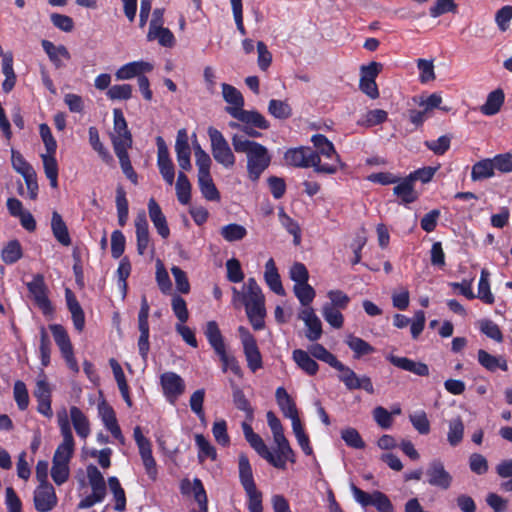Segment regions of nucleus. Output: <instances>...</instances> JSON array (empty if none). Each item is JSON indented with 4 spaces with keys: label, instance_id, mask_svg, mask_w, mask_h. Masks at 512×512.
<instances>
[{
    "label": "nucleus",
    "instance_id": "obj_1",
    "mask_svg": "<svg viewBox=\"0 0 512 512\" xmlns=\"http://www.w3.org/2000/svg\"><path fill=\"white\" fill-rule=\"evenodd\" d=\"M232 303L245 306L247 317L255 330H262L266 316L265 297L254 278H249L241 290L232 288Z\"/></svg>",
    "mask_w": 512,
    "mask_h": 512
},
{
    "label": "nucleus",
    "instance_id": "obj_2",
    "mask_svg": "<svg viewBox=\"0 0 512 512\" xmlns=\"http://www.w3.org/2000/svg\"><path fill=\"white\" fill-rule=\"evenodd\" d=\"M232 145L238 153H245L247 157V174L252 182H257L261 174L268 168L271 155L262 144L233 135Z\"/></svg>",
    "mask_w": 512,
    "mask_h": 512
},
{
    "label": "nucleus",
    "instance_id": "obj_3",
    "mask_svg": "<svg viewBox=\"0 0 512 512\" xmlns=\"http://www.w3.org/2000/svg\"><path fill=\"white\" fill-rule=\"evenodd\" d=\"M316 151L314 154H318L316 165L328 166L334 169L332 174L337 173L338 170L344 167L339 154L337 153L333 143L324 135L316 134L311 138Z\"/></svg>",
    "mask_w": 512,
    "mask_h": 512
},
{
    "label": "nucleus",
    "instance_id": "obj_4",
    "mask_svg": "<svg viewBox=\"0 0 512 512\" xmlns=\"http://www.w3.org/2000/svg\"><path fill=\"white\" fill-rule=\"evenodd\" d=\"M318 154H314V151L310 148L299 147L292 148L286 151L284 155L285 162L288 165L301 168H314V171L320 174L332 175L333 168L328 166L316 165Z\"/></svg>",
    "mask_w": 512,
    "mask_h": 512
},
{
    "label": "nucleus",
    "instance_id": "obj_5",
    "mask_svg": "<svg viewBox=\"0 0 512 512\" xmlns=\"http://www.w3.org/2000/svg\"><path fill=\"white\" fill-rule=\"evenodd\" d=\"M207 133L211 144V153L214 160L226 169L235 165V155L223 134L216 128L210 126Z\"/></svg>",
    "mask_w": 512,
    "mask_h": 512
},
{
    "label": "nucleus",
    "instance_id": "obj_6",
    "mask_svg": "<svg viewBox=\"0 0 512 512\" xmlns=\"http://www.w3.org/2000/svg\"><path fill=\"white\" fill-rule=\"evenodd\" d=\"M238 334L243 346L247 366L252 372H256L263 367L262 355L257 346L256 339L249 330L243 326L238 328Z\"/></svg>",
    "mask_w": 512,
    "mask_h": 512
},
{
    "label": "nucleus",
    "instance_id": "obj_7",
    "mask_svg": "<svg viewBox=\"0 0 512 512\" xmlns=\"http://www.w3.org/2000/svg\"><path fill=\"white\" fill-rule=\"evenodd\" d=\"M425 475L429 485L441 490H448L453 483V476L439 459H434L428 464Z\"/></svg>",
    "mask_w": 512,
    "mask_h": 512
},
{
    "label": "nucleus",
    "instance_id": "obj_8",
    "mask_svg": "<svg viewBox=\"0 0 512 512\" xmlns=\"http://www.w3.org/2000/svg\"><path fill=\"white\" fill-rule=\"evenodd\" d=\"M273 440L276 445V451L272 452L273 461L269 462V464L278 469H285L288 461L291 463L295 462V453L285 437L284 431L273 434Z\"/></svg>",
    "mask_w": 512,
    "mask_h": 512
},
{
    "label": "nucleus",
    "instance_id": "obj_9",
    "mask_svg": "<svg viewBox=\"0 0 512 512\" xmlns=\"http://www.w3.org/2000/svg\"><path fill=\"white\" fill-rule=\"evenodd\" d=\"M74 452L55 450L52 459L51 477L58 486L64 484L70 476V461Z\"/></svg>",
    "mask_w": 512,
    "mask_h": 512
},
{
    "label": "nucleus",
    "instance_id": "obj_10",
    "mask_svg": "<svg viewBox=\"0 0 512 512\" xmlns=\"http://www.w3.org/2000/svg\"><path fill=\"white\" fill-rule=\"evenodd\" d=\"M163 394L170 404H175L185 391L183 378L175 372H165L160 376Z\"/></svg>",
    "mask_w": 512,
    "mask_h": 512
},
{
    "label": "nucleus",
    "instance_id": "obj_11",
    "mask_svg": "<svg viewBox=\"0 0 512 512\" xmlns=\"http://www.w3.org/2000/svg\"><path fill=\"white\" fill-rule=\"evenodd\" d=\"M33 502L38 512L53 510L57 506L58 498L52 484H38L33 493Z\"/></svg>",
    "mask_w": 512,
    "mask_h": 512
},
{
    "label": "nucleus",
    "instance_id": "obj_12",
    "mask_svg": "<svg viewBox=\"0 0 512 512\" xmlns=\"http://www.w3.org/2000/svg\"><path fill=\"white\" fill-rule=\"evenodd\" d=\"M351 491L355 501L363 507L372 505L378 511H387L390 509V499L380 491L367 493L353 484L351 485Z\"/></svg>",
    "mask_w": 512,
    "mask_h": 512
},
{
    "label": "nucleus",
    "instance_id": "obj_13",
    "mask_svg": "<svg viewBox=\"0 0 512 512\" xmlns=\"http://www.w3.org/2000/svg\"><path fill=\"white\" fill-rule=\"evenodd\" d=\"M157 143V166L159 172L164 179V181L168 185H172L174 183L175 178V168L170 157L168 148L165 144V141L162 137L156 138Z\"/></svg>",
    "mask_w": 512,
    "mask_h": 512
},
{
    "label": "nucleus",
    "instance_id": "obj_14",
    "mask_svg": "<svg viewBox=\"0 0 512 512\" xmlns=\"http://www.w3.org/2000/svg\"><path fill=\"white\" fill-rule=\"evenodd\" d=\"M338 371L340 372L338 376L339 380L344 383L347 389H363L369 394L374 393V387L370 377L366 375L359 377L351 368L346 365H343L342 368H340Z\"/></svg>",
    "mask_w": 512,
    "mask_h": 512
},
{
    "label": "nucleus",
    "instance_id": "obj_15",
    "mask_svg": "<svg viewBox=\"0 0 512 512\" xmlns=\"http://www.w3.org/2000/svg\"><path fill=\"white\" fill-rule=\"evenodd\" d=\"M29 293L33 297L36 305L47 314L51 312V303L47 296V288L42 275H35L32 281L27 283Z\"/></svg>",
    "mask_w": 512,
    "mask_h": 512
},
{
    "label": "nucleus",
    "instance_id": "obj_16",
    "mask_svg": "<svg viewBox=\"0 0 512 512\" xmlns=\"http://www.w3.org/2000/svg\"><path fill=\"white\" fill-rule=\"evenodd\" d=\"M154 66L152 63L147 61H132L128 62L119 67L115 72L117 80H130L132 78L143 76L145 73H149L153 70Z\"/></svg>",
    "mask_w": 512,
    "mask_h": 512
},
{
    "label": "nucleus",
    "instance_id": "obj_17",
    "mask_svg": "<svg viewBox=\"0 0 512 512\" xmlns=\"http://www.w3.org/2000/svg\"><path fill=\"white\" fill-rule=\"evenodd\" d=\"M175 152L179 167L184 171H190L192 169L191 149L185 129H180L177 133Z\"/></svg>",
    "mask_w": 512,
    "mask_h": 512
},
{
    "label": "nucleus",
    "instance_id": "obj_18",
    "mask_svg": "<svg viewBox=\"0 0 512 512\" xmlns=\"http://www.w3.org/2000/svg\"><path fill=\"white\" fill-rule=\"evenodd\" d=\"M137 252L144 255L150 248L149 225L145 211H140L135 218Z\"/></svg>",
    "mask_w": 512,
    "mask_h": 512
},
{
    "label": "nucleus",
    "instance_id": "obj_19",
    "mask_svg": "<svg viewBox=\"0 0 512 512\" xmlns=\"http://www.w3.org/2000/svg\"><path fill=\"white\" fill-rule=\"evenodd\" d=\"M242 430L246 441L250 446L268 463L273 461L272 452L269 450L263 439L253 431L250 424L242 423Z\"/></svg>",
    "mask_w": 512,
    "mask_h": 512
},
{
    "label": "nucleus",
    "instance_id": "obj_20",
    "mask_svg": "<svg viewBox=\"0 0 512 512\" xmlns=\"http://www.w3.org/2000/svg\"><path fill=\"white\" fill-rule=\"evenodd\" d=\"M299 318L307 327L306 337L310 341L318 340L322 335V324L311 307H306L299 313Z\"/></svg>",
    "mask_w": 512,
    "mask_h": 512
},
{
    "label": "nucleus",
    "instance_id": "obj_21",
    "mask_svg": "<svg viewBox=\"0 0 512 512\" xmlns=\"http://www.w3.org/2000/svg\"><path fill=\"white\" fill-rule=\"evenodd\" d=\"M240 483L246 495L259 492L253 477L252 467L246 455L242 454L238 460Z\"/></svg>",
    "mask_w": 512,
    "mask_h": 512
},
{
    "label": "nucleus",
    "instance_id": "obj_22",
    "mask_svg": "<svg viewBox=\"0 0 512 512\" xmlns=\"http://www.w3.org/2000/svg\"><path fill=\"white\" fill-rule=\"evenodd\" d=\"M222 96L228 104L226 112L233 117V113L237 114L244 106V98L241 92L230 84L223 83Z\"/></svg>",
    "mask_w": 512,
    "mask_h": 512
},
{
    "label": "nucleus",
    "instance_id": "obj_23",
    "mask_svg": "<svg viewBox=\"0 0 512 512\" xmlns=\"http://www.w3.org/2000/svg\"><path fill=\"white\" fill-rule=\"evenodd\" d=\"M275 397L282 413L291 420L292 425L301 422L294 401L283 387L276 389Z\"/></svg>",
    "mask_w": 512,
    "mask_h": 512
},
{
    "label": "nucleus",
    "instance_id": "obj_24",
    "mask_svg": "<svg viewBox=\"0 0 512 512\" xmlns=\"http://www.w3.org/2000/svg\"><path fill=\"white\" fill-rule=\"evenodd\" d=\"M386 359L394 366L418 376H427L429 374V368L425 363L416 362L407 357H398L392 354L387 355Z\"/></svg>",
    "mask_w": 512,
    "mask_h": 512
},
{
    "label": "nucleus",
    "instance_id": "obj_25",
    "mask_svg": "<svg viewBox=\"0 0 512 512\" xmlns=\"http://www.w3.org/2000/svg\"><path fill=\"white\" fill-rule=\"evenodd\" d=\"M148 212L158 234L164 239L168 238L170 235V229L168 227L166 217L154 198H151L148 202Z\"/></svg>",
    "mask_w": 512,
    "mask_h": 512
},
{
    "label": "nucleus",
    "instance_id": "obj_26",
    "mask_svg": "<svg viewBox=\"0 0 512 512\" xmlns=\"http://www.w3.org/2000/svg\"><path fill=\"white\" fill-rule=\"evenodd\" d=\"M41 44L50 61L56 68L64 67L65 61L70 60L71 55L64 45L56 46L48 40H43Z\"/></svg>",
    "mask_w": 512,
    "mask_h": 512
},
{
    "label": "nucleus",
    "instance_id": "obj_27",
    "mask_svg": "<svg viewBox=\"0 0 512 512\" xmlns=\"http://www.w3.org/2000/svg\"><path fill=\"white\" fill-rule=\"evenodd\" d=\"M65 298L67 307L72 316L74 327L77 331L82 332L85 327V315L83 309L70 289H66Z\"/></svg>",
    "mask_w": 512,
    "mask_h": 512
},
{
    "label": "nucleus",
    "instance_id": "obj_28",
    "mask_svg": "<svg viewBox=\"0 0 512 512\" xmlns=\"http://www.w3.org/2000/svg\"><path fill=\"white\" fill-rule=\"evenodd\" d=\"M99 413L106 429L110 431L113 437L123 445L125 443V438L118 425L114 410L110 406H101L99 408Z\"/></svg>",
    "mask_w": 512,
    "mask_h": 512
},
{
    "label": "nucleus",
    "instance_id": "obj_29",
    "mask_svg": "<svg viewBox=\"0 0 512 512\" xmlns=\"http://www.w3.org/2000/svg\"><path fill=\"white\" fill-rule=\"evenodd\" d=\"M264 280L267 286L277 295L284 296L285 290L283 288L280 275L278 273L276 264L272 258L265 263Z\"/></svg>",
    "mask_w": 512,
    "mask_h": 512
},
{
    "label": "nucleus",
    "instance_id": "obj_30",
    "mask_svg": "<svg viewBox=\"0 0 512 512\" xmlns=\"http://www.w3.org/2000/svg\"><path fill=\"white\" fill-rule=\"evenodd\" d=\"M69 416L77 435L86 439L91 432L90 423L86 415L77 407H70Z\"/></svg>",
    "mask_w": 512,
    "mask_h": 512
},
{
    "label": "nucleus",
    "instance_id": "obj_31",
    "mask_svg": "<svg viewBox=\"0 0 512 512\" xmlns=\"http://www.w3.org/2000/svg\"><path fill=\"white\" fill-rule=\"evenodd\" d=\"M109 364L112 368L113 375L115 378V381L117 383L118 389L121 393L122 398L127 403L129 407L132 406V400L130 397V391L129 386L124 374V371L120 364L115 359H110Z\"/></svg>",
    "mask_w": 512,
    "mask_h": 512
},
{
    "label": "nucleus",
    "instance_id": "obj_32",
    "mask_svg": "<svg viewBox=\"0 0 512 512\" xmlns=\"http://www.w3.org/2000/svg\"><path fill=\"white\" fill-rule=\"evenodd\" d=\"M478 362L488 371L495 372L497 369L508 370V364L504 357L493 356L485 350L478 351Z\"/></svg>",
    "mask_w": 512,
    "mask_h": 512
},
{
    "label": "nucleus",
    "instance_id": "obj_33",
    "mask_svg": "<svg viewBox=\"0 0 512 512\" xmlns=\"http://www.w3.org/2000/svg\"><path fill=\"white\" fill-rule=\"evenodd\" d=\"M504 99L505 95L501 89H496L490 92L487 96L486 102L480 107L481 113L486 116H493L497 114L504 103Z\"/></svg>",
    "mask_w": 512,
    "mask_h": 512
},
{
    "label": "nucleus",
    "instance_id": "obj_34",
    "mask_svg": "<svg viewBox=\"0 0 512 512\" xmlns=\"http://www.w3.org/2000/svg\"><path fill=\"white\" fill-rule=\"evenodd\" d=\"M147 40L157 41L159 45L168 48L175 45V37L173 33L164 26L149 27Z\"/></svg>",
    "mask_w": 512,
    "mask_h": 512
},
{
    "label": "nucleus",
    "instance_id": "obj_35",
    "mask_svg": "<svg viewBox=\"0 0 512 512\" xmlns=\"http://www.w3.org/2000/svg\"><path fill=\"white\" fill-rule=\"evenodd\" d=\"M292 358L297 366L308 375H315L317 373L319 365L307 351L295 349L292 353Z\"/></svg>",
    "mask_w": 512,
    "mask_h": 512
},
{
    "label": "nucleus",
    "instance_id": "obj_36",
    "mask_svg": "<svg viewBox=\"0 0 512 512\" xmlns=\"http://www.w3.org/2000/svg\"><path fill=\"white\" fill-rule=\"evenodd\" d=\"M195 444L198 448V461L203 463L209 459L215 461L217 459V452L211 442L202 434L194 435Z\"/></svg>",
    "mask_w": 512,
    "mask_h": 512
},
{
    "label": "nucleus",
    "instance_id": "obj_37",
    "mask_svg": "<svg viewBox=\"0 0 512 512\" xmlns=\"http://www.w3.org/2000/svg\"><path fill=\"white\" fill-rule=\"evenodd\" d=\"M51 229L54 237L59 243L64 246H69L71 244L68 228L58 212L52 213Z\"/></svg>",
    "mask_w": 512,
    "mask_h": 512
},
{
    "label": "nucleus",
    "instance_id": "obj_38",
    "mask_svg": "<svg viewBox=\"0 0 512 512\" xmlns=\"http://www.w3.org/2000/svg\"><path fill=\"white\" fill-rule=\"evenodd\" d=\"M233 118L259 129H267L269 127L268 121L257 111H247L242 108L237 114L233 113Z\"/></svg>",
    "mask_w": 512,
    "mask_h": 512
},
{
    "label": "nucleus",
    "instance_id": "obj_39",
    "mask_svg": "<svg viewBox=\"0 0 512 512\" xmlns=\"http://www.w3.org/2000/svg\"><path fill=\"white\" fill-rule=\"evenodd\" d=\"M55 154L56 153L41 154L44 172L52 188L58 187V164Z\"/></svg>",
    "mask_w": 512,
    "mask_h": 512
},
{
    "label": "nucleus",
    "instance_id": "obj_40",
    "mask_svg": "<svg viewBox=\"0 0 512 512\" xmlns=\"http://www.w3.org/2000/svg\"><path fill=\"white\" fill-rule=\"evenodd\" d=\"M394 194L401 199L403 203L410 204L417 199V193L414 190L412 178L407 177L399 182L393 189Z\"/></svg>",
    "mask_w": 512,
    "mask_h": 512
},
{
    "label": "nucleus",
    "instance_id": "obj_41",
    "mask_svg": "<svg viewBox=\"0 0 512 512\" xmlns=\"http://www.w3.org/2000/svg\"><path fill=\"white\" fill-rule=\"evenodd\" d=\"M87 478L92 492L103 497L106 496V484L102 473L94 465L87 467Z\"/></svg>",
    "mask_w": 512,
    "mask_h": 512
},
{
    "label": "nucleus",
    "instance_id": "obj_42",
    "mask_svg": "<svg viewBox=\"0 0 512 512\" xmlns=\"http://www.w3.org/2000/svg\"><path fill=\"white\" fill-rule=\"evenodd\" d=\"M464 438V423L458 416L448 422L447 441L452 447L458 446Z\"/></svg>",
    "mask_w": 512,
    "mask_h": 512
},
{
    "label": "nucleus",
    "instance_id": "obj_43",
    "mask_svg": "<svg viewBox=\"0 0 512 512\" xmlns=\"http://www.w3.org/2000/svg\"><path fill=\"white\" fill-rule=\"evenodd\" d=\"M494 170L495 165L493 158L481 160L473 165L471 178L473 181L491 178L494 175Z\"/></svg>",
    "mask_w": 512,
    "mask_h": 512
},
{
    "label": "nucleus",
    "instance_id": "obj_44",
    "mask_svg": "<svg viewBox=\"0 0 512 512\" xmlns=\"http://www.w3.org/2000/svg\"><path fill=\"white\" fill-rule=\"evenodd\" d=\"M204 334L214 351L226 347L221 331L215 321L207 322Z\"/></svg>",
    "mask_w": 512,
    "mask_h": 512
},
{
    "label": "nucleus",
    "instance_id": "obj_45",
    "mask_svg": "<svg viewBox=\"0 0 512 512\" xmlns=\"http://www.w3.org/2000/svg\"><path fill=\"white\" fill-rule=\"evenodd\" d=\"M490 273L487 269L481 270V275L478 283L477 297L486 304H493L495 301L494 295L490 290Z\"/></svg>",
    "mask_w": 512,
    "mask_h": 512
},
{
    "label": "nucleus",
    "instance_id": "obj_46",
    "mask_svg": "<svg viewBox=\"0 0 512 512\" xmlns=\"http://www.w3.org/2000/svg\"><path fill=\"white\" fill-rule=\"evenodd\" d=\"M50 330L62 355L65 353H69V351L73 350L70 338L66 330L61 325H50Z\"/></svg>",
    "mask_w": 512,
    "mask_h": 512
},
{
    "label": "nucleus",
    "instance_id": "obj_47",
    "mask_svg": "<svg viewBox=\"0 0 512 512\" xmlns=\"http://www.w3.org/2000/svg\"><path fill=\"white\" fill-rule=\"evenodd\" d=\"M198 184L203 197L209 201H219L220 193L217 190L211 175L199 176Z\"/></svg>",
    "mask_w": 512,
    "mask_h": 512
},
{
    "label": "nucleus",
    "instance_id": "obj_48",
    "mask_svg": "<svg viewBox=\"0 0 512 512\" xmlns=\"http://www.w3.org/2000/svg\"><path fill=\"white\" fill-rule=\"evenodd\" d=\"M176 195L178 201L187 205L191 199V184L184 172H179L176 182Z\"/></svg>",
    "mask_w": 512,
    "mask_h": 512
},
{
    "label": "nucleus",
    "instance_id": "obj_49",
    "mask_svg": "<svg viewBox=\"0 0 512 512\" xmlns=\"http://www.w3.org/2000/svg\"><path fill=\"white\" fill-rule=\"evenodd\" d=\"M108 485L113 493L114 500H115V506L114 509L116 511L122 512L126 508V496L125 491L121 487V484L117 477L111 476L108 478Z\"/></svg>",
    "mask_w": 512,
    "mask_h": 512
},
{
    "label": "nucleus",
    "instance_id": "obj_50",
    "mask_svg": "<svg viewBox=\"0 0 512 512\" xmlns=\"http://www.w3.org/2000/svg\"><path fill=\"white\" fill-rule=\"evenodd\" d=\"M345 343L354 352L355 358L370 354L374 351V348L368 342L352 334L346 336Z\"/></svg>",
    "mask_w": 512,
    "mask_h": 512
},
{
    "label": "nucleus",
    "instance_id": "obj_51",
    "mask_svg": "<svg viewBox=\"0 0 512 512\" xmlns=\"http://www.w3.org/2000/svg\"><path fill=\"white\" fill-rule=\"evenodd\" d=\"M220 234L227 242H235L244 239L247 235V230L240 224L230 223L221 227Z\"/></svg>",
    "mask_w": 512,
    "mask_h": 512
},
{
    "label": "nucleus",
    "instance_id": "obj_52",
    "mask_svg": "<svg viewBox=\"0 0 512 512\" xmlns=\"http://www.w3.org/2000/svg\"><path fill=\"white\" fill-rule=\"evenodd\" d=\"M133 87L130 84H116L111 86L106 96L111 101H127L132 98Z\"/></svg>",
    "mask_w": 512,
    "mask_h": 512
},
{
    "label": "nucleus",
    "instance_id": "obj_53",
    "mask_svg": "<svg viewBox=\"0 0 512 512\" xmlns=\"http://www.w3.org/2000/svg\"><path fill=\"white\" fill-rule=\"evenodd\" d=\"M33 395L37 401L51 400L52 389L43 370H41L36 379Z\"/></svg>",
    "mask_w": 512,
    "mask_h": 512
},
{
    "label": "nucleus",
    "instance_id": "obj_54",
    "mask_svg": "<svg viewBox=\"0 0 512 512\" xmlns=\"http://www.w3.org/2000/svg\"><path fill=\"white\" fill-rule=\"evenodd\" d=\"M194 150H195L196 166L198 168V177L205 176V175H211L210 168L212 165V160H211L209 154L206 151H204L199 144L194 146Z\"/></svg>",
    "mask_w": 512,
    "mask_h": 512
},
{
    "label": "nucleus",
    "instance_id": "obj_55",
    "mask_svg": "<svg viewBox=\"0 0 512 512\" xmlns=\"http://www.w3.org/2000/svg\"><path fill=\"white\" fill-rule=\"evenodd\" d=\"M269 113L277 119H287L292 115V108L287 101L272 99L268 105Z\"/></svg>",
    "mask_w": 512,
    "mask_h": 512
},
{
    "label": "nucleus",
    "instance_id": "obj_56",
    "mask_svg": "<svg viewBox=\"0 0 512 512\" xmlns=\"http://www.w3.org/2000/svg\"><path fill=\"white\" fill-rule=\"evenodd\" d=\"M116 208L118 223L121 227H124L128 220L129 208L126 193L122 188H118L116 192Z\"/></svg>",
    "mask_w": 512,
    "mask_h": 512
},
{
    "label": "nucleus",
    "instance_id": "obj_57",
    "mask_svg": "<svg viewBox=\"0 0 512 512\" xmlns=\"http://www.w3.org/2000/svg\"><path fill=\"white\" fill-rule=\"evenodd\" d=\"M22 257V248L18 241L8 242L1 252L2 260L7 264H12Z\"/></svg>",
    "mask_w": 512,
    "mask_h": 512
},
{
    "label": "nucleus",
    "instance_id": "obj_58",
    "mask_svg": "<svg viewBox=\"0 0 512 512\" xmlns=\"http://www.w3.org/2000/svg\"><path fill=\"white\" fill-rule=\"evenodd\" d=\"M293 291L301 305L305 306V308L309 307L316 295L315 290L308 282L304 284H294Z\"/></svg>",
    "mask_w": 512,
    "mask_h": 512
},
{
    "label": "nucleus",
    "instance_id": "obj_59",
    "mask_svg": "<svg viewBox=\"0 0 512 512\" xmlns=\"http://www.w3.org/2000/svg\"><path fill=\"white\" fill-rule=\"evenodd\" d=\"M215 353L218 355V357L222 363V371L223 372H227L228 370H230L235 375H240V373H241L240 365L234 356L229 355L227 353L226 347L215 351Z\"/></svg>",
    "mask_w": 512,
    "mask_h": 512
},
{
    "label": "nucleus",
    "instance_id": "obj_60",
    "mask_svg": "<svg viewBox=\"0 0 512 512\" xmlns=\"http://www.w3.org/2000/svg\"><path fill=\"white\" fill-rule=\"evenodd\" d=\"M146 474L151 480H156L158 470L156 460L152 455V446L139 451Z\"/></svg>",
    "mask_w": 512,
    "mask_h": 512
},
{
    "label": "nucleus",
    "instance_id": "obj_61",
    "mask_svg": "<svg viewBox=\"0 0 512 512\" xmlns=\"http://www.w3.org/2000/svg\"><path fill=\"white\" fill-rule=\"evenodd\" d=\"M212 434L219 445L223 447L230 445V437L227 432V422L225 420L219 419L213 423Z\"/></svg>",
    "mask_w": 512,
    "mask_h": 512
},
{
    "label": "nucleus",
    "instance_id": "obj_62",
    "mask_svg": "<svg viewBox=\"0 0 512 512\" xmlns=\"http://www.w3.org/2000/svg\"><path fill=\"white\" fill-rule=\"evenodd\" d=\"M409 420L420 434L426 435L430 432V422L425 411H415L409 415Z\"/></svg>",
    "mask_w": 512,
    "mask_h": 512
},
{
    "label": "nucleus",
    "instance_id": "obj_63",
    "mask_svg": "<svg viewBox=\"0 0 512 512\" xmlns=\"http://www.w3.org/2000/svg\"><path fill=\"white\" fill-rule=\"evenodd\" d=\"M387 112L382 109H373L367 111L359 120V124L366 127L379 125L387 120Z\"/></svg>",
    "mask_w": 512,
    "mask_h": 512
},
{
    "label": "nucleus",
    "instance_id": "obj_64",
    "mask_svg": "<svg viewBox=\"0 0 512 512\" xmlns=\"http://www.w3.org/2000/svg\"><path fill=\"white\" fill-rule=\"evenodd\" d=\"M322 314L326 322L333 328L339 329L343 326L344 318L339 309H336L330 304H325L322 309Z\"/></svg>",
    "mask_w": 512,
    "mask_h": 512
}]
</instances>
